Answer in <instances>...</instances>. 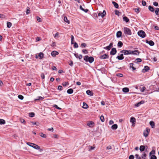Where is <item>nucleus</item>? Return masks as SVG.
<instances>
[{
  "label": "nucleus",
  "instance_id": "obj_35",
  "mask_svg": "<svg viewBox=\"0 0 159 159\" xmlns=\"http://www.w3.org/2000/svg\"><path fill=\"white\" fill-rule=\"evenodd\" d=\"M64 21L68 24L70 23L69 21L67 19V17L66 16H65L64 17Z\"/></svg>",
  "mask_w": 159,
  "mask_h": 159
},
{
  "label": "nucleus",
  "instance_id": "obj_31",
  "mask_svg": "<svg viewBox=\"0 0 159 159\" xmlns=\"http://www.w3.org/2000/svg\"><path fill=\"white\" fill-rule=\"evenodd\" d=\"M94 124V123L92 121H90L89 122V123L87 124V125L88 126H89L90 127H91L92 126V125H93Z\"/></svg>",
  "mask_w": 159,
  "mask_h": 159
},
{
  "label": "nucleus",
  "instance_id": "obj_30",
  "mask_svg": "<svg viewBox=\"0 0 159 159\" xmlns=\"http://www.w3.org/2000/svg\"><path fill=\"white\" fill-rule=\"evenodd\" d=\"M5 121L3 120L2 119H0V125H3L5 124Z\"/></svg>",
  "mask_w": 159,
  "mask_h": 159
},
{
  "label": "nucleus",
  "instance_id": "obj_13",
  "mask_svg": "<svg viewBox=\"0 0 159 159\" xmlns=\"http://www.w3.org/2000/svg\"><path fill=\"white\" fill-rule=\"evenodd\" d=\"M146 43L149 44L151 46H152L154 44V42L152 40L148 41V40H146Z\"/></svg>",
  "mask_w": 159,
  "mask_h": 159
},
{
  "label": "nucleus",
  "instance_id": "obj_17",
  "mask_svg": "<svg viewBox=\"0 0 159 159\" xmlns=\"http://www.w3.org/2000/svg\"><path fill=\"white\" fill-rule=\"evenodd\" d=\"M144 103V101L142 100L140 102H139L137 103L135 105V106L137 107H139L141 104H143Z\"/></svg>",
  "mask_w": 159,
  "mask_h": 159
},
{
  "label": "nucleus",
  "instance_id": "obj_21",
  "mask_svg": "<svg viewBox=\"0 0 159 159\" xmlns=\"http://www.w3.org/2000/svg\"><path fill=\"white\" fill-rule=\"evenodd\" d=\"M124 93H127L129 91V89L128 88H124L122 89Z\"/></svg>",
  "mask_w": 159,
  "mask_h": 159
},
{
  "label": "nucleus",
  "instance_id": "obj_62",
  "mask_svg": "<svg viewBox=\"0 0 159 159\" xmlns=\"http://www.w3.org/2000/svg\"><path fill=\"white\" fill-rule=\"evenodd\" d=\"M59 34V33L58 32L57 33L54 35V38L58 37Z\"/></svg>",
  "mask_w": 159,
  "mask_h": 159
},
{
  "label": "nucleus",
  "instance_id": "obj_11",
  "mask_svg": "<svg viewBox=\"0 0 159 159\" xmlns=\"http://www.w3.org/2000/svg\"><path fill=\"white\" fill-rule=\"evenodd\" d=\"M131 54H133L135 55H139V52L137 50H135L134 51H131Z\"/></svg>",
  "mask_w": 159,
  "mask_h": 159
},
{
  "label": "nucleus",
  "instance_id": "obj_4",
  "mask_svg": "<svg viewBox=\"0 0 159 159\" xmlns=\"http://www.w3.org/2000/svg\"><path fill=\"white\" fill-rule=\"evenodd\" d=\"M138 35L142 38H144L146 36V34L143 30H140L138 32Z\"/></svg>",
  "mask_w": 159,
  "mask_h": 159
},
{
  "label": "nucleus",
  "instance_id": "obj_18",
  "mask_svg": "<svg viewBox=\"0 0 159 159\" xmlns=\"http://www.w3.org/2000/svg\"><path fill=\"white\" fill-rule=\"evenodd\" d=\"M80 10H81L83 11H84V12L86 13L88 11H89V10L87 9H84L82 7V6L80 5Z\"/></svg>",
  "mask_w": 159,
  "mask_h": 159
},
{
  "label": "nucleus",
  "instance_id": "obj_22",
  "mask_svg": "<svg viewBox=\"0 0 159 159\" xmlns=\"http://www.w3.org/2000/svg\"><path fill=\"white\" fill-rule=\"evenodd\" d=\"M112 3L116 8H118L119 5L117 3H116V2H115L114 1H113L112 2Z\"/></svg>",
  "mask_w": 159,
  "mask_h": 159
},
{
  "label": "nucleus",
  "instance_id": "obj_48",
  "mask_svg": "<svg viewBox=\"0 0 159 159\" xmlns=\"http://www.w3.org/2000/svg\"><path fill=\"white\" fill-rule=\"evenodd\" d=\"M69 84V83L67 82H65L62 84V85L66 87Z\"/></svg>",
  "mask_w": 159,
  "mask_h": 159
},
{
  "label": "nucleus",
  "instance_id": "obj_9",
  "mask_svg": "<svg viewBox=\"0 0 159 159\" xmlns=\"http://www.w3.org/2000/svg\"><path fill=\"white\" fill-rule=\"evenodd\" d=\"M112 47L113 43H111L109 46L104 47L103 48L107 50H109Z\"/></svg>",
  "mask_w": 159,
  "mask_h": 159
},
{
  "label": "nucleus",
  "instance_id": "obj_1",
  "mask_svg": "<svg viewBox=\"0 0 159 159\" xmlns=\"http://www.w3.org/2000/svg\"><path fill=\"white\" fill-rule=\"evenodd\" d=\"M26 143L28 145L33 148L37 150H39L40 152H42L43 151V149L40 148V147L39 146L34 143L27 142Z\"/></svg>",
  "mask_w": 159,
  "mask_h": 159
},
{
  "label": "nucleus",
  "instance_id": "obj_33",
  "mask_svg": "<svg viewBox=\"0 0 159 159\" xmlns=\"http://www.w3.org/2000/svg\"><path fill=\"white\" fill-rule=\"evenodd\" d=\"M148 9L151 12H153L154 11L153 7H152L151 6H149Z\"/></svg>",
  "mask_w": 159,
  "mask_h": 159
},
{
  "label": "nucleus",
  "instance_id": "obj_24",
  "mask_svg": "<svg viewBox=\"0 0 159 159\" xmlns=\"http://www.w3.org/2000/svg\"><path fill=\"white\" fill-rule=\"evenodd\" d=\"M118 126L117 124H115L111 126V129H117Z\"/></svg>",
  "mask_w": 159,
  "mask_h": 159
},
{
  "label": "nucleus",
  "instance_id": "obj_43",
  "mask_svg": "<svg viewBox=\"0 0 159 159\" xmlns=\"http://www.w3.org/2000/svg\"><path fill=\"white\" fill-rule=\"evenodd\" d=\"M148 135V133H147L145 130L143 132V135L145 137H147Z\"/></svg>",
  "mask_w": 159,
  "mask_h": 159
},
{
  "label": "nucleus",
  "instance_id": "obj_41",
  "mask_svg": "<svg viewBox=\"0 0 159 159\" xmlns=\"http://www.w3.org/2000/svg\"><path fill=\"white\" fill-rule=\"evenodd\" d=\"M29 114V116L31 117H34L35 115V114L34 112H30Z\"/></svg>",
  "mask_w": 159,
  "mask_h": 159
},
{
  "label": "nucleus",
  "instance_id": "obj_63",
  "mask_svg": "<svg viewBox=\"0 0 159 159\" xmlns=\"http://www.w3.org/2000/svg\"><path fill=\"white\" fill-rule=\"evenodd\" d=\"M134 158L133 155H131L129 157V159H134Z\"/></svg>",
  "mask_w": 159,
  "mask_h": 159
},
{
  "label": "nucleus",
  "instance_id": "obj_60",
  "mask_svg": "<svg viewBox=\"0 0 159 159\" xmlns=\"http://www.w3.org/2000/svg\"><path fill=\"white\" fill-rule=\"evenodd\" d=\"M146 88L145 87H143L142 89H141L140 91L142 92H143L145 89Z\"/></svg>",
  "mask_w": 159,
  "mask_h": 159
},
{
  "label": "nucleus",
  "instance_id": "obj_36",
  "mask_svg": "<svg viewBox=\"0 0 159 159\" xmlns=\"http://www.w3.org/2000/svg\"><path fill=\"white\" fill-rule=\"evenodd\" d=\"M95 148V147H92V146H89V147L88 150L89 151H91L93 150Z\"/></svg>",
  "mask_w": 159,
  "mask_h": 159
},
{
  "label": "nucleus",
  "instance_id": "obj_15",
  "mask_svg": "<svg viewBox=\"0 0 159 159\" xmlns=\"http://www.w3.org/2000/svg\"><path fill=\"white\" fill-rule=\"evenodd\" d=\"M59 53L56 51H53L51 53V55L53 57H55L56 55L58 54Z\"/></svg>",
  "mask_w": 159,
  "mask_h": 159
},
{
  "label": "nucleus",
  "instance_id": "obj_3",
  "mask_svg": "<svg viewBox=\"0 0 159 159\" xmlns=\"http://www.w3.org/2000/svg\"><path fill=\"white\" fill-rule=\"evenodd\" d=\"M123 31L124 34L126 35H130L132 34L131 30L128 28L124 27L123 28Z\"/></svg>",
  "mask_w": 159,
  "mask_h": 159
},
{
  "label": "nucleus",
  "instance_id": "obj_58",
  "mask_svg": "<svg viewBox=\"0 0 159 159\" xmlns=\"http://www.w3.org/2000/svg\"><path fill=\"white\" fill-rule=\"evenodd\" d=\"M37 20L39 22H41V19L38 16L37 17Z\"/></svg>",
  "mask_w": 159,
  "mask_h": 159
},
{
  "label": "nucleus",
  "instance_id": "obj_28",
  "mask_svg": "<svg viewBox=\"0 0 159 159\" xmlns=\"http://www.w3.org/2000/svg\"><path fill=\"white\" fill-rule=\"evenodd\" d=\"M134 64L131 63L129 64V67L130 68H132L133 70H134L136 69V68L133 66Z\"/></svg>",
  "mask_w": 159,
  "mask_h": 159
},
{
  "label": "nucleus",
  "instance_id": "obj_40",
  "mask_svg": "<svg viewBox=\"0 0 159 159\" xmlns=\"http://www.w3.org/2000/svg\"><path fill=\"white\" fill-rule=\"evenodd\" d=\"M11 25H12V24L10 22H7V26L8 28H10L11 27Z\"/></svg>",
  "mask_w": 159,
  "mask_h": 159
},
{
  "label": "nucleus",
  "instance_id": "obj_2",
  "mask_svg": "<svg viewBox=\"0 0 159 159\" xmlns=\"http://www.w3.org/2000/svg\"><path fill=\"white\" fill-rule=\"evenodd\" d=\"M84 60L86 62H89L91 63L93 61L94 58L92 57H89L88 56H85L84 58Z\"/></svg>",
  "mask_w": 159,
  "mask_h": 159
},
{
  "label": "nucleus",
  "instance_id": "obj_7",
  "mask_svg": "<svg viewBox=\"0 0 159 159\" xmlns=\"http://www.w3.org/2000/svg\"><path fill=\"white\" fill-rule=\"evenodd\" d=\"M109 56L106 54H103L102 55H101L99 57V58L101 59H106L108 58Z\"/></svg>",
  "mask_w": 159,
  "mask_h": 159
},
{
  "label": "nucleus",
  "instance_id": "obj_5",
  "mask_svg": "<svg viewBox=\"0 0 159 159\" xmlns=\"http://www.w3.org/2000/svg\"><path fill=\"white\" fill-rule=\"evenodd\" d=\"M131 50H122L120 51V53H123L125 55L131 54Z\"/></svg>",
  "mask_w": 159,
  "mask_h": 159
},
{
  "label": "nucleus",
  "instance_id": "obj_52",
  "mask_svg": "<svg viewBox=\"0 0 159 159\" xmlns=\"http://www.w3.org/2000/svg\"><path fill=\"white\" fill-rule=\"evenodd\" d=\"M53 107L56 108L57 109H58L59 110H61V108H60L58 107L56 105H53Z\"/></svg>",
  "mask_w": 159,
  "mask_h": 159
},
{
  "label": "nucleus",
  "instance_id": "obj_53",
  "mask_svg": "<svg viewBox=\"0 0 159 159\" xmlns=\"http://www.w3.org/2000/svg\"><path fill=\"white\" fill-rule=\"evenodd\" d=\"M30 8L29 7H27V10L26 11V13L27 14H28L30 13Z\"/></svg>",
  "mask_w": 159,
  "mask_h": 159
},
{
  "label": "nucleus",
  "instance_id": "obj_46",
  "mask_svg": "<svg viewBox=\"0 0 159 159\" xmlns=\"http://www.w3.org/2000/svg\"><path fill=\"white\" fill-rule=\"evenodd\" d=\"M18 98L20 100H23L24 98V97L21 95H19L18 96Z\"/></svg>",
  "mask_w": 159,
  "mask_h": 159
},
{
  "label": "nucleus",
  "instance_id": "obj_38",
  "mask_svg": "<svg viewBox=\"0 0 159 159\" xmlns=\"http://www.w3.org/2000/svg\"><path fill=\"white\" fill-rule=\"evenodd\" d=\"M40 136L42 138H46L47 137L46 135L44 134H43L42 133H41L39 134Z\"/></svg>",
  "mask_w": 159,
  "mask_h": 159
},
{
  "label": "nucleus",
  "instance_id": "obj_27",
  "mask_svg": "<svg viewBox=\"0 0 159 159\" xmlns=\"http://www.w3.org/2000/svg\"><path fill=\"white\" fill-rule=\"evenodd\" d=\"M145 148L144 146L141 145L140 147V150L141 152H142L144 151Z\"/></svg>",
  "mask_w": 159,
  "mask_h": 159
},
{
  "label": "nucleus",
  "instance_id": "obj_50",
  "mask_svg": "<svg viewBox=\"0 0 159 159\" xmlns=\"http://www.w3.org/2000/svg\"><path fill=\"white\" fill-rule=\"evenodd\" d=\"M74 47L75 48H77L78 47V44L76 43L75 42L74 43Z\"/></svg>",
  "mask_w": 159,
  "mask_h": 159
},
{
  "label": "nucleus",
  "instance_id": "obj_45",
  "mask_svg": "<svg viewBox=\"0 0 159 159\" xmlns=\"http://www.w3.org/2000/svg\"><path fill=\"white\" fill-rule=\"evenodd\" d=\"M134 11L137 13H139L140 11L139 8L134 9Z\"/></svg>",
  "mask_w": 159,
  "mask_h": 159
},
{
  "label": "nucleus",
  "instance_id": "obj_32",
  "mask_svg": "<svg viewBox=\"0 0 159 159\" xmlns=\"http://www.w3.org/2000/svg\"><path fill=\"white\" fill-rule=\"evenodd\" d=\"M149 124L150 125L152 126V128H153L154 126H155L154 123L153 121H151L149 122Z\"/></svg>",
  "mask_w": 159,
  "mask_h": 159
},
{
  "label": "nucleus",
  "instance_id": "obj_23",
  "mask_svg": "<svg viewBox=\"0 0 159 159\" xmlns=\"http://www.w3.org/2000/svg\"><path fill=\"white\" fill-rule=\"evenodd\" d=\"M73 92V90L72 89H70L67 90V92L68 94H71Z\"/></svg>",
  "mask_w": 159,
  "mask_h": 159
},
{
  "label": "nucleus",
  "instance_id": "obj_39",
  "mask_svg": "<svg viewBox=\"0 0 159 159\" xmlns=\"http://www.w3.org/2000/svg\"><path fill=\"white\" fill-rule=\"evenodd\" d=\"M159 8H157L155 11V13L156 15H159Z\"/></svg>",
  "mask_w": 159,
  "mask_h": 159
},
{
  "label": "nucleus",
  "instance_id": "obj_47",
  "mask_svg": "<svg viewBox=\"0 0 159 159\" xmlns=\"http://www.w3.org/2000/svg\"><path fill=\"white\" fill-rule=\"evenodd\" d=\"M20 122L22 123H23L24 124H25V120H24L23 119H20Z\"/></svg>",
  "mask_w": 159,
  "mask_h": 159
},
{
  "label": "nucleus",
  "instance_id": "obj_42",
  "mask_svg": "<svg viewBox=\"0 0 159 159\" xmlns=\"http://www.w3.org/2000/svg\"><path fill=\"white\" fill-rule=\"evenodd\" d=\"M150 159H157V157L154 155H152L151 156Z\"/></svg>",
  "mask_w": 159,
  "mask_h": 159
},
{
  "label": "nucleus",
  "instance_id": "obj_54",
  "mask_svg": "<svg viewBox=\"0 0 159 159\" xmlns=\"http://www.w3.org/2000/svg\"><path fill=\"white\" fill-rule=\"evenodd\" d=\"M62 89V87L61 86L59 85L58 87V89L60 90H61Z\"/></svg>",
  "mask_w": 159,
  "mask_h": 159
},
{
  "label": "nucleus",
  "instance_id": "obj_20",
  "mask_svg": "<svg viewBox=\"0 0 159 159\" xmlns=\"http://www.w3.org/2000/svg\"><path fill=\"white\" fill-rule=\"evenodd\" d=\"M44 54L43 52H40L39 54L38 57H39V58L42 59L43 57Z\"/></svg>",
  "mask_w": 159,
  "mask_h": 159
},
{
  "label": "nucleus",
  "instance_id": "obj_26",
  "mask_svg": "<svg viewBox=\"0 0 159 159\" xmlns=\"http://www.w3.org/2000/svg\"><path fill=\"white\" fill-rule=\"evenodd\" d=\"M82 107L83 108L86 109L88 107V106L86 103L83 102Z\"/></svg>",
  "mask_w": 159,
  "mask_h": 159
},
{
  "label": "nucleus",
  "instance_id": "obj_37",
  "mask_svg": "<svg viewBox=\"0 0 159 159\" xmlns=\"http://www.w3.org/2000/svg\"><path fill=\"white\" fill-rule=\"evenodd\" d=\"M155 151L153 149L150 153L149 156H152V154H155Z\"/></svg>",
  "mask_w": 159,
  "mask_h": 159
},
{
  "label": "nucleus",
  "instance_id": "obj_8",
  "mask_svg": "<svg viewBox=\"0 0 159 159\" xmlns=\"http://www.w3.org/2000/svg\"><path fill=\"white\" fill-rule=\"evenodd\" d=\"M117 51L115 48H113L110 52V54L111 55H114L116 53Z\"/></svg>",
  "mask_w": 159,
  "mask_h": 159
},
{
  "label": "nucleus",
  "instance_id": "obj_14",
  "mask_svg": "<svg viewBox=\"0 0 159 159\" xmlns=\"http://www.w3.org/2000/svg\"><path fill=\"white\" fill-rule=\"evenodd\" d=\"M124 57L123 56V54H121L120 56H118L116 57V58L119 60H122L124 59Z\"/></svg>",
  "mask_w": 159,
  "mask_h": 159
},
{
  "label": "nucleus",
  "instance_id": "obj_61",
  "mask_svg": "<svg viewBox=\"0 0 159 159\" xmlns=\"http://www.w3.org/2000/svg\"><path fill=\"white\" fill-rule=\"evenodd\" d=\"M153 5L155 6H157L158 5V3L157 2H154L153 3Z\"/></svg>",
  "mask_w": 159,
  "mask_h": 159
},
{
  "label": "nucleus",
  "instance_id": "obj_57",
  "mask_svg": "<svg viewBox=\"0 0 159 159\" xmlns=\"http://www.w3.org/2000/svg\"><path fill=\"white\" fill-rule=\"evenodd\" d=\"M142 4L143 6H145L146 5V2L144 0H142Z\"/></svg>",
  "mask_w": 159,
  "mask_h": 159
},
{
  "label": "nucleus",
  "instance_id": "obj_56",
  "mask_svg": "<svg viewBox=\"0 0 159 159\" xmlns=\"http://www.w3.org/2000/svg\"><path fill=\"white\" fill-rule=\"evenodd\" d=\"M82 51L84 54H87L88 53V52L86 49H83Z\"/></svg>",
  "mask_w": 159,
  "mask_h": 159
},
{
  "label": "nucleus",
  "instance_id": "obj_34",
  "mask_svg": "<svg viewBox=\"0 0 159 159\" xmlns=\"http://www.w3.org/2000/svg\"><path fill=\"white\" fill-rule=\"evenodd\" d=\"M30 122L33 124V125H39V122H36L31 121Z\"/></svg>",
  "mask_w": 159,
  "mask_h": 159
},
{
  "label": "nucleus",
  "instance_id": "obj_29",
  "mask_svg": "<svg viewBox=\"0 0 159 159\" xmlns=\"http://www.w3.org/2000/svg\"><path fill=\"white\" fill-rule=\"evenodd\" d=\"M123 44L122 42L119 41L118 42V43L117 44V46L119 47L120 48L122 47V46H123Z\"/></svg>",
  "mask_w": 159,
  "mask_h": 159
},
{
  "label": "nucleus",
  "instance_id": "obj_51",
  "mask_svg": "<svg viewBox=\"0 0 159 159\" xmlns=\"http://www.w3.org/2000/svg\"><path fill=\"white\" fill-rule=\"evenodd\" d=\"M136 60L137 61V63L138 62H140L142 61V60L140 58H137L136 59Z\"/></svg>",
  "mask_w": 159,
  "mask_h": 159
},
{
  "label": "nucleus",
  "instance_id": "obj_12",
  "mask_svg": "<svg viewBox=\"0 0 159 159\" xmlns=\"http://www.w3.org/2000/svg\"><path fill=\"white\" fill-rule=\"evenodd\" d=\"M149 70V68L147 66H146L144 67V68L142 70V72L145 73L148 71Z\"/></svg>",
  "mask_w": 159,
  "mask_h": 159
},
{
  "label": "nucleus",
  "instance_id": "obj_6",
  "mask_svg": "<svg viewBox=\"0 0 159 159\" xmlns=\"http://www.w3.org/2000/svg\"><path fill=\"white\" fill-rule=\"evenodd\" d=\"M130 122L132 123V126H135L136 122L135 118L133 117H131L130 118Z\"/></svg>",
  "mask_w": 159,
  "mask_h": 159
},
{
  "label": "nucleus",
  "instance_id": "obj_59",
  "mask_svg": "<svg viewBox=\"0 0 159 159\" xmlns=\"http://www.w3.org/2000/svg\"><path fill=\"white\" fill-rule=\"evenodd\" d=\"M116 75L117 76H119V77H122L123 76V74L121 73L117 74Z\"/></svg>",
  "mask_w": 159,
  "mask_h": 159
},
{
  "label": "nucleus",
  "instance_id": "obj_25",
  "mask_svg": "<svg viewBox=\"0 0 159 159\" xmlns=\"http://www.w3.org/2000/svg\"><path fill=\"white\" fill-rule=\"evenodd\" d=\"M124 21H125L126 23H127L129 21V19L126 17L124 16L123 18Z\"/></svg>",
  "mask_w": 159,
  "mask_h": 159
},
{
  "label": "nucleus",
  "instance_id": "obj_44",
  "mask_svg": "<svg viewBox=\"0 0 159 159\" xmlns=\"http://www.w3.org/2000/svg\"><path fill=\"white\" fill-rule=\"evenodd\" d=\"M100 119L102 122H103L105 120L104 117L103 116H101Z\"/></svg>",
  "mask_w": 159,
  "mask_h": 159
},
{
  "label": "nucleus",
  "instance_id": "obj_49",
  "mask_svg": "<svg viewBox=\"0 0 159 159\" xmlns=\"http://www.w3.org/2000/svg\"><path fill=\"white\" fill-rule=\"evenodd\" d=\"M74 37L73 36V35H71V44H73V42L74 40Z\"/></svg>",
  "mask_w": 159,
  "mask_h": 159
},
{
  "label": "nucleus",
  "instance_id": "obj_10",
  "mask_svg": "<svg viewBox=\"0 0 159 159\" xmlns=\"http://www.w3.org/2000/svg\"><path fill=\"white\" fill-rule=\"evenodd\" d=\"M106 14V11L105 10H104L103 12H100L98 14V16H101L102 17H103Z\"/></svg>",
  "mask_w": 159,
  "mask_h": 159
},
{
  "label": "nucleus",
  "instance_id": "obj_64",
  "mask_svg": "<svg viewBox=\"0 0 159 159\" xmlns=\"http://www.w3.org/2000/svg\"><path fill=\"white\" fill-rule=\"evenodd\" d=\"M86 46H87L86 44L84 43H82L81 44V46L82 47H85Z\"/></svg>",
  "mask_w": 159,
  "mask_h": 159
},
{
  "label": "nucleus",
  "instance_id": "obj_16",
  "mask_svg": "<svg viewBox=\"0 0 159 159\" xmlns=\"http://www.w3.org/2000/svg\"><path fill=\"white\" fill-rule=\"evenodd\" d=\"M122 34V32L121 31H118L116 33V37L117 38H120Z\"/></svg>",
  "mask_w": 159,
  "mask_h": 159
},
{
  "label": "nucleus",
  "instance_id": "obj_19",
  "mask_svg": "<svg viewBox=\"0 0 159 159\" xmlns=\"http://www.w3.org/2000/svg\"><path fill=\"white\" fill-rule=\"evenodd\" d=\"M86 93L90 96H93V93L90 90H87L86 91Z\"/></svg>",
  "mask_w": 159,
  "mask_h": 159
},
{
  "label": "nucleus",
  "instance_id": "obj_55",
  "mask_svg": "<svg viewBox=\"0 0 159 159\" xmlns=\"http://www.w3.org/2000/svg\"><path fill=\"white\" fill-rule=\"evenodd\" d=\"M135 156L136 157L137 159H141V157L139 156L138 154H136L135 155Z\"/></svg>",
  "mask_w": 159,
  "mask_h": 159
}]
</instances>
